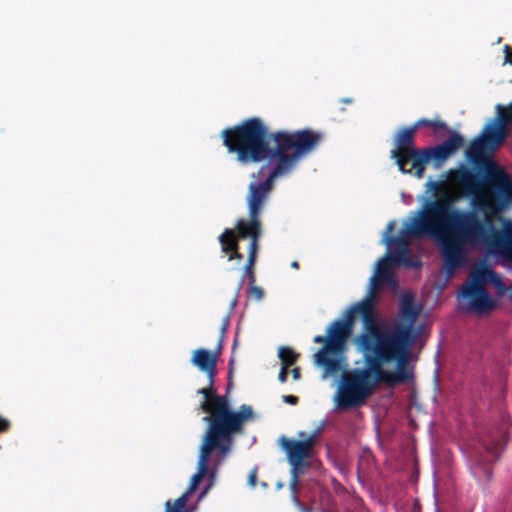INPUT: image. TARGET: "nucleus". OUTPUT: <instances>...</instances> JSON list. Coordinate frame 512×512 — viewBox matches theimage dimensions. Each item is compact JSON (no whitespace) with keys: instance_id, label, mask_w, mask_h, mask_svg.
Here are the masks:
<instances>
[{"instance_id":"nucleus-13","label":"nucleus","mask_w":512,"mask_h":512,"mask_svg":"<svg viewBox=\"0 0 512 512\" xmlns=\"http://www.w3.org/2000/svg\"><path fill=\"white\" fill-rule=\"evenodd\" d=\"M235 228L238 241L246 238L250 239L248 252H259L262 234L260 215L249 213V219H239Z\"/></svg>"},{"instance_id":"nucleus-37","label":"nucleus","mask_w":512,"mask_h":512,"mask_svg":"<svg viewBox=\"0 0 512 512\" xmlns=\"http://www.w3.org/2000/svg\"><path fill=\"white\" fill-rule=\"evenodd\" d=\"M291 267L294 268V269H298L299 268V263L297 261H293L291 263Z\"/></svg>"},{"instance_id":"nucleus-38","label":"nucleus","mask_w":512,"mask_h":512,"mask_svg":"<svg viewBox=\"0 0 512 512\" xmlns=\"http://www.w3.org/2000/svg\"><path fill=\"white\" fill-rule=\"evenodd\" d=\"M344 103H351V99H343L342 100Z\"/></svg>"},{"instance_id":"nucleus-28","label":"nucleus","mask_w":512,"mask_h":512,"mask_svg":"<svg viewBox=\"0 0 512 512\" xmlns=\"http://www.w3.org/2000/svg\"><path fill=\"white\" fill-rule=\"evenodd\" d=\"M283 400H284V402H286L288 404L296 405L299 401V398L294 395H285V396H283Z\"/></svg>"},{"instance_id":"nucleus-16","label":"nucleus","mask_w":512,"mask_h":512,"mask_svg":"<svg viewBox=\"0 0 512 512\" xmlns=\"http://www.w3.org/2000/svg\"><path fill=\"white\" fill-rule=\"evenodd\" d=\"M219 242L222 252L228 256L229 261L237 260L240 262L243 260V254L239 251L238 237L234 229H225L219 236Z\"/></svg>"},{"instance_id":"nucleus-33","label":"nucleus","mask_w":512,"mask_h":512,"mask_svg":"<svg viewBox=\"0 0 512 512\" xmlns=\"http://www.w3.org/2000/svg\"><path fill=\"white\" fill-rule=\"evenodd\" d=\"M505 52H506V57H505L506 61L512 65V58H511V55L509 54V46L508 45L505 46Z\"/></svg>"},{"instance_id":"nucleus-32","label":"nucleus","mask_w":512,"mask_h":512,"mask_svg":"<svg viewBox=\"0 0 512 512\" xmlns=\"http://www.w3.org/2000/svg\"><path fill=\"white\" fill-rule=\"evenodd\" d=\"M503 448L497 444L493 449H490L491 453L496 457L498 458L499 457V453L500 451L502 450Z\"/></svg>"},{"instance_id":"nucleus-8","label":"nucleus","mask_w":512,"mask_h":512,"mask_svg":"<svg viewBox=\"0 0 512 512\" xmlns=\"http://www.w3.org/2000/svg\"><path fill=\"white\" fill-rule=\"evenodd\" d=\"M235 441L203 438L200 446L197 472L191 477L189 487L185 493L177 498L172 505L187 509V502L192 493L196 491L203 478L209 474L214 477L217 468L232 451Z\"/></svg>"},{"instance_id":"nucleus-15","label":"nucleus","mask_w":512,"mask_h":512,"mask_svg":"<svg viewBox=\"0 0 512 512\" xmlns=\"http://www.w3.org/2000/svg\"><path fill=\"white\" fill-rule=\"evenodd\" d=\"M417 130L414 125L400 128L394 136L395 148L391 150V158L398 161L401 157L408 154L415 147V137Z\"/></svg>"},{"instance_id":"nucleus-4","label":"nucleus","mask_w":512,"mask_h":512,"mask_svg":"<svg viewBox=\"0 0 512 512\" xmlns=\"http://www.w3.org/2000/svg\"><path fill=\"white\" fill-rule=\"evenodd\" d=\"M366 367L355 368L345 373L334 396L335 407L338 411H347L365 403L378 383L388 387L413 380L414 374L408 366L397 363L394 371H387L384 364L395 362L384 348L377 346L374 354L363 356Z\"/></svg>"},{"instance_id":"nucleus-3","label":"nucleus","mask_w":512,"mask_h":512,"mask_svg":"<svg viewBox=\"0 0 512 512\" xmlns=\"http://www.w3.org/2000/svg\"><path fill=\"white\" fill-rule=\"evenodd\" d=\"M360 315L363 328L355 337L354 343L359 352L366 356L374 354L377 346L387 349L388 342L376 326L373 292L363 300L353 304L345 313L343 320L332 322L327 329L328 344L323 345L314 354V363L323 368L324 377L335 375L343 368V353L346 341L354 327L355 317Z\"/></svg>"},{"instance_id":"nucleus-23","label":"nucleus","mask_w":512,"mask_h":512,"mask_svg":"<svg viewBox=\"0 0 512 512\" xmlns=\"http://www.w3.org/2000/svg\"><path fill=\"white\" fill-rule=\"evenodd\" d=\"M498 109V121L507 126L510 122H512V102L506 106H497Z\"/></svg>"},{"instance_id":"nucleus-12","label":"nucleus","mask_w":512,"mask_h":512,"mask_svg":"<svg viewBox=\"0 0 512 512\" xmlns=\"http://www.w3.org/2000/svg\"><path fill=\"white\" fill-rule=\"evenodd\" d=\"M321 428L317 429L313 434L304 440H292L282 436L279 440L280 446L286 452L288 461L291 465V487L295 489L298 484L299 475L304 472L305 468L310 466L308 458L312 449L316 444L318 434Z\"/></svg>"},{"instance_id":"nucleus-25","label":"nucleus","mask_w":512,"mask_h":512,"mask_svg":"<svg viewBox=\"0 0 512 512\" xmlns=\"http://www.w3.org/2000/svg\"><path fill=\"white\" fill-rule=\"evenodd\" d=\"M166 512H188V509L180 508L178 506L172 505V502L168 500L165 503Z\"/></svg>"},{"instance_id":"nucleus-7","label":"nucleus","mask_w":512,"mask_h":512,"mask_svg":"<svg viewBox=\"0 0 512 512\" xmlns=\"http://www.w3.org/2000/svg\"><path fill=\"white\" fill-rule=\"evenodd\" d=\"M420 311L421 307L415 305L413 294L404 293L399 301V315L405 323L388 326L380 322L376 315V326L389 345L386 349L387 354L402 366H407L411 347L418 335L413 325Z\"/></svg>"},{"instance_id":"nucleus-27","label":"nucleus","mask_w":512,"mask_h":512,"mask_svg":"<svg viewBox=\"0 0 512 512\" xmlns=\"http://www.w3.org/2000/svg\"><path fill=\"white\" fill-rule=\"evenodd\" d=\"M288 368L286 366H282L278 375V379L281 383H285L287 381Z\"/></svg>"},{"instance_id":"nucleus-35","label":"nucleus","mask_w":512,"mask_h":512,"mask_svg":"<svg viewBox=\"0 0 512 512\" xmlns=\"http://www.w3.org/2000/svg\"><path fill=\"white\" fill-rule=\"evenodd\" d=\"M394 227H395V223H394V222H390V223L388 224V226H387V230H388L389 232H391V231H393Z\"/></svg>"},{"instance_id":"nucleus-9","label":"nucleus","mask_w":512,"mask_h":512,"mask_svg":"<svg viewBox=\"0 0 512 512\" xmlns=\"http://www.w3.org/2000/svg\"><path fill=\"white\" fill-rule=\"evenodd\" d=\"M464 145V138L456 131H449V137L439 145L415 148L404 155L396 164L402 173H413L417 178L424 176L426 165L433 160L437 166Z\"/></svg>"},{"instance_id":"nucleus-11","label":"nucleus","mask_w":512,"mask_h":512,"mask_svg":"<svg viewBox=\"0 0 512 512\" xmlns=\"http://www.w3.org/2000/svg\"><path fill=\"white\" fill-rule=\"evenodd\" d=\"M494 270L482 267L472 271L461 287V296L468 300L469 309L477 314H488L497 307V301L486 289Z\"/></svg>"},{"instance_id":"nucleus-34","label":"nucleus","mask_w":512,"mask_h":512,"mask_svg":"<svg viewBox=\"0 0 512 512\" xmlns=\"http://www.w3.org/2000/svg\"><path fill=\"white\" fill-rule=\"evenodd\" d=\"M228 324H229V319H228V317H227V318L225 319V321H224L223 325H222V331H223V332L226 330V328H227Z\"/></svg>"},{"instance_id":"nucleus-39","label":"nucleus","mask_w":512,"mask_h":512,"mask_svg":"<svg viewBox=\"0 0 512 512\" xmlns=\"http://www.w3.org/2000/svg\"><path fill=\"white\" fill-rule=\"evenodd\" d=\"M304 512H313L311 508H305Z\"/></svg>"},{"instance_id":"nucleus-30","label":"nucleus","mask_w":512,"mask_h":512,"mask_svg":"<svg viewBox=\"0 0 512 512\" xmlns=\"http://www.w3.org/2000/svg\"><path fill=\"white\" fill-rule=\"evenodd\" d=\"M313 341L315 343H323L324 345H327L328 344V335L326 336H322V335H317L314 337Z\"/></svg>"},{"instance_id":"nucleus-18","label":"nucleus","mask_w":512,"mask_h":512,"mask_svg":"<svg viewBox=\"0 0 512 512\" xmlns=\"http://www.w3.org/2000/svg\"><path fill=\"white\" fill-rule=\"evenodd\" d=\"M486 146H489L482 137H477L472 140L466 150V157L475 164L484 162V168L489 160L484 159V152Z\"/></svg>"},{"instance_id":"nucleus-2","label":"nucleus","mask_w":512,"mask_h":512,"mask_svg":"<svg viewBox=\"0 0 512 512\" xmlns=\"http://www.w3.org/2000/svg\"><path fill=\"white\" fill-rule=\"evenodd\" d=\"M408 232L431 237L439 244L448 273L464 267L469 250L479 246L503 263L512 264V220L503 218L501 228L495 229L493 219L457 209L447 193L428 202Z\"/></svg>"},{"instance_id":"nucleus-21","label":"nucleus","mask_w":512,"mask_h":512,"mask_svg":"<svg viewBox=\"0 0 512 512\" xmlns=\"http://www.w3.org/2000/svg\"><path fill=\"white\" fill-rule=\"evenodd\" d=\"M489 284L495 288L498 297H503L508 291H510V293L512 292V287L508 288L501 275L496 271L493 272Z\"/></svg>"},{"instance_id":"nucleus-1","label":"nucleus","mask_w":512,"mask_h":512,"mask_svg":"<svg viewBox=\"0 0 512 512\" xmlns=\"http://www.w3.org/2000/svg\"><path fill=\"white\" fill-rule=\"evenodd\" d=\"M223 144L229 153L236 154L239 163L246 165L266 161L252 178H259L269 168L263 181H252L248 186L246 202L249 213L260 215L278 178L293 172L298 162L313 152L323 135L312 129L269 132L258 117L244 120L221 132Z\"/></svg>"},{"instance_id":"nucleus-40","label":"nucleus","mask_w":512,"mask_h":512,"mask_svg":"<svg viewBox=\"0 0 512 512\" xmlns=\"http://www.w3.org/2000/svg\"><path fill=\"white\" fill-rule=\"evenodd\" d=\"M299 436L303 438L305 436V433L304 432H300Z\"/></svg>"},{"instance_id":"nucleus-22","label":"nucleus","mask_w":512,"mask_h":512,"mask_svg":"<svg viewBox=\"0 0 512 512\" xmlns=\"http://www.w3.org/2000/svg\"><path fill=\"white\" fill-rule=\"evenodd\" d=\"M413 125L416 130H418L420 127H430L435 131L448 130L447 124L441 120H430L422 118L416 121Z\"/></svg>"},{"instance_id":"nucleus-29","label":"nucleus","mask_w":512,"mask_h":512,"mask_svg":"<svg viewBox=\"0 0 512 512\" xmlns=\"http://www.w3.org/2000/svg\"><path fill=\"white\" fill-rule=\"evenodd\" d=\"M256 481H257V471L253 470L249 474L248 483H249V485L254 487L256 485Z\"/></svg>"},{"instance_id":"nucleus-17","label":"nucleus","mask_w":512,"mask_h":512,"mask_svg":"<svg viewBox=\"0 0 512 512\" xmlns=\"http://www.w3.org/2000/svg\"><path fill=\"white\" fill-rule=\"evenodd\" d=\"M506 136V126L497 119L494 123L488 124L485 127L482 139L492 147L500 145Z\"/></svg>"},{"instance_id":"nucleus-26","label":"nucleus","mask_w":512,"mask_h":512,"mask_svg":"<svg viewBox=\"0 0 512 512\" xmlns=\"http://www.w3.org/2000/svg\"><path fill=\"white\" fill-rule=\"evenodd\" d=\"M10 429V422L0 415V434L5 433Z\"/></svg>"},{"instance_id":"nucleus-10","label":"nucleus","mask_w":512,"mask_h":512,"mask_svg":"<svg viewBox=\"0 0 512 512\" xmlns=\"http://www.w3.org/2000/svg\"><path fill=\"white\" fill-rule=\"evenodd\" d=\"M422 209L418 216L412 220V223L402 231L400 236L389 237L387 239V245L389 247V256L381 258L377 263L376 275L371 279V290L369 294L373 292L375 296L376 290L381 284H392L395 282L392 268L394 264H402L405 266H419L420 262L412 263L410 257L409 241L408 236L413 237L409 234L408 230L412 227L415 220L421 217ZM414 238H424V236H414ZM425 238H430L425 236Z\"/></svg>"},{"instance_id":"nucleus-31","label":"nucleus","mask_w":512,"mask_h":512,"mask_svg":"<svg viewBox=\"0 0 512 512\" xmlns=\"http://www.w3.org/2000/svg\"><path fill=\"white\" fill-rule=\"evenodd\" d=\"M291 373H292V377H293V379H294V380H298V379H300V376H301V370H300V368H299V367H295V368H293V369H292V371H291Z\"/></svg>"},{"instance_id":"nucleus-14","label":"nucleus","mask_w":512,"mask_h":512,"mask_svg":"<svg viewBox=\"0 0 512 512\" xmlns=\"http://www.w3.org/2000/svg\"><path fill=\"white\" fill-rule=\"evenodd\" d=\"M220 351H210L204 348L196 349L191 357V363L205 373L207 379L217 375V362Z\"/></svg>"},{"instance_id":"nucleus-6","label":"nucleus","mask_w":512,"mask_h":512,"mask_svg":"<svg viewBox=\"0 0 512 512\" xmlns=\"http://www.w3.org/2000/svg\"><path fill=\"white\" fill-rule=\"evenodd\" d=\"M207 381L208 385L197 391L204 397L200 409L207 414L203 417L207 423L203 438L235 441L236 435L243 434L245 424L255 418L253 409L243 404L233 410L227 396L217 394L215 378Z\"/></svg>"},{"instance_id":"nucleus-19","label":"nucleus","mask_w":512,"mask_h":512,"mask_svg":"<svg viewBox=\"0 0 512 512\" xmlns=\"http://www.w3.org/2000/svg\"><path fill=\"white\" fill-rule=\"evenodd\" d=\"M258 258V252H248L247 262L243 268V275L241 277L239 287H241L245 281L248 280L249 285L255 284L256 282V274H255V265Z\"/></svg>"},{"instance_id":"nucleus-20","label":"nucleus","mask_w":512,"mask_h":512,"mask_svg":"<svg viewBox=\"0 0 512 512\" xmlns=\"http://www.w3.org/2000/svg\"><path fill=\"white\" fill-rule=\"evenodd\" d=\"M278 356L282 362V366L290 367L296 363L299 354L290 347H280Z\"/></svg>"},{"instance_id":"nucleus-24","label":"nucleus","mask_w":512,"mask_h":512,"mask_svg":"<svg viewBox=\"0 0 512 512\" xmlns=\"http://www.w3.org/2000/svg\"><path fill=\"white\" fill-rule=\"evenodd\" d=\"M249 294L256 300H261L264 297V290L255 284H250Z\"/></svg>"},{"instance_id":"nucleus-5","label":"nucleus","mask_w":512,"mask_h":512,"mask_svg":"<svg viewBox=\"0 0 512 512\" xmlns=\"http://www.w3.org/2000/svg\"><path fill=\"white\" fill-rule=\"evenodd\" d=\"M457 181L464 193L472 196L471 211L482 212L481 218L495 220L512 203V180L496 162H487L481 178L469 170H461Z\"/></svg>"},{"instance_id":"nucleus-36","label":"nucleus","mask_w":512,"mask_h":512,"mask_svg":"<svg viewBox=\"0 0 512 512\" xmlns=\"http://www.w3.org/2000/svg\"><path fill=\"white\" fill-rule=\"evenodd\" d=\"M233 362H234V360H233V359H231V360L229 361V375H231V374H232Z\"/></svg>"}]
</instances>
